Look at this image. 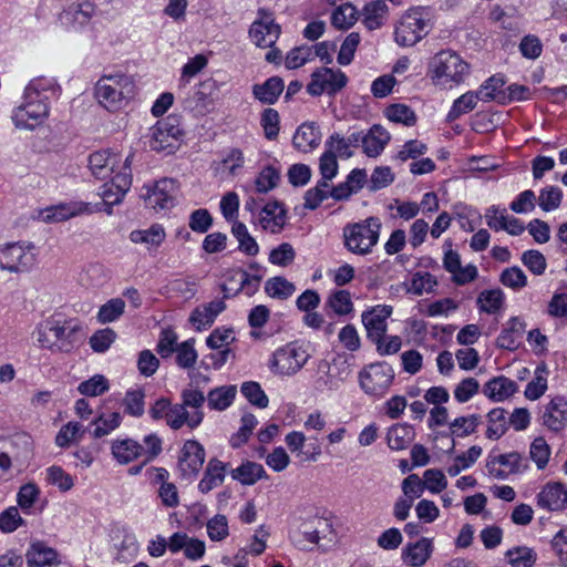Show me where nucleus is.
I'll return each mask as SVG.
<instances>
[{
	"mask_svg": "<svg viewBox=\"0 0 567 567\" xmlns=\"http://www.w3.org/2000/svg\"><path fill=\"white\" fill-rule=\"evenodd\" d=\"M41 81L33 80L24 90L23 102L13 110L12 122L19 130H34L49 116V106L41 93Z\"/></svg>",
	"mask_w": 567,
	"mask_h": 567,
	"instance_id": "f257e3e1",
	"label": "nucleus"
},
{
	"mask_svg": "<svg viewBox=\"0 0 567 567\" xmlns=\"http://www.w3.org/2000/svg\"><path fill=\"white\" fill-rule=\"evenodd\" d=\"M382 224L378 217H368L357 223H349L342 229L344 248L357 256H367L377 246Z\"/></svg>",
	"mask_w": 567,
	"mask_h": 567,
	"instance_id": "f03ea898",
	"label": "nucleus"
},
{
	"mask_svg": "<svg viewBox=\"0 0 567 567\" xmlns=\"http://www.w3.org/2000/svg\"><path fill=\"white\" fill-rule=\"evenodd\" d=\"M468 64L455 52L441 51L429 63V74L435 85L453 87L464 81Z\"/></svg>",
	"mask_w": 567,
	"mask_h": 567,
	"instance_id": "7ed1b4c3",
	"label": "nucleus"
},
{
	"mask_svg": "<svg viewBox=\"0 0 567 567\" xmlns=\"http://www.w3.org/2000/svg\"><path fill=\"white\" fill-rule=\"evenodd\" d=\"M133 94V81L124 74L104 75L95 84V97L109 111L120 110Z\"/></svg>",
	"mask_w": 567,
	"mask_h": 567,
	"instance_id": "20e7f679",
	"label": "nucleus"
},
{
	"mask_svg": "<svg viewBox=\"0 0 567 567\" xmlns=\"http://www.w3.org/2000/svg\"><path fill=\"white\" fill-rule=\"evenodd\" d=\"M430 31V19L421 9L408 10L399 20L394 40L401 47H412L420 42Z\"/></svg>",
	"mask_w": 567,
	"mask_h": 567,
	"instance_id": "39448f33",
	"label": "nucleus"
},
{
	"mask_svg": "<svg viewBox=\"0 0 567 567\" xmlns=\"http://www.w3.org/2000/svg\"><path fill=\"white\" fill-rule=\"evenodd\" d=\"M183 128L178 116L169 115L151 128L150 147L156 152H175L183 137Z\"/></svg>",
	"mask_w": 567,
	"mask_h": 567,
	"instance_id": "423d86ee",
	"label": "nucleus"
},
{
	"mask_svg": "<svg viewBox=\"0 0 567 567\" xmlns=\"http://www.w3.org/2000/svg\"><path fill=\"white\" fill-rule=\"evenodd\" d=\"M309 358L310 354L306 348L291 342L274 352L269 367L276 374L290 377L298 373Z\"/></svg>",
	"mask_w": 567,
	"mask_h": 567,
	"instance_id": "0eeeda50",
	"label": "nucleus"
},
{
	"mask_svg": "<svg viewBox=\"0 0 567 567\" xmlns=\"http://www.w3.org/2000/svg\"><path fill=\"white\" fill-rule=\"evenodd\" d=\"M65 323L55 319H49L41 323L37 330L39 346L52 351H70V337L76 328H69Z\"/></svg>",
	"mask_w": 567,
	"mask_h": 567,
	"instance_id": "6e6552de",
	"label": "nucleus"
},
{
	"mask_svg": "<svg viewBox=\"0 0 567 567\" xmlns=\"http://www.w3.org/2000/svg\"><path fill=\"white\" fill-rule=\"evenodd\" d=\"M32 243H11L0 247V269L11 272L27 271L35 262Z\"/></svg>",
	"mask_w": 567,
	"mask_h": 567,
	"instance_id": "1a4fd4ad",
	"label": "nucleus"
},
{
	"mask_svg": "<svg viewBox=\"0 0 567 567\" xmlns=\"http://www.w3.org/2000/svg\"><path fill=\"white\" fill-rule=\"evenodd\" d=\"M394 379L393 369L385 363H373L359 374L361 389L369 395L381 396L391 386Z\"/></svg>",
	"mask_w": 567,
	"mask_h": 567,
	"instance_id": "9d476101",
	"label": "nucleus"
},
{
	"mask_svg": "<svg viewBox=\"0 0 567 567\" xmlns=\"http://www.w3.org/2000/svg\"><path fill=\"white\" fill-rule=\"evenodd\" d=\"M279 35L280 27L275 22L272 13L260 9L249 30L251 41L259 48H272Z\"/></svg>",
	"mask_w": 567,
	"mask_h": 567,
	"instance_id": "9b49d317",
	"label": "nucleus"
},
{
	"mask_svg": "<svg viewBox=\"0 0 567 567\" xmlns=\"http://www.w3.org/2000/svg\"><path fill=\"white\" fill-rule=\"evenodd\" d=\"M347 84V76L340 70L329 68L320 69L312 73L311 81L307 85V91L313 96L322 93L334 94Z\"/></svg>",
	"mask_w": 567,
	"mask_h": 567,
	"instance_id": "f8f14e48",
	"label": "nucleus"
},
{
	"mask_svg": "<svg viewBox=\"0 0 567 567\" xmlns=\"http://www.w3.org/2000/svg\"><path fill=\"white\" fill-rule=\"evenodd\" d=\"M527 467V462L517 452L489 456L486 463L488 475L496 480H505L511 474L526 471Z\"/></svg>",
	"mask_w": 567,
	"mask_h": 567,
	"instance_id": "ddd939ff",
	"label": "nucleus"
},
{
	"mask_svg": "<svg viewBox=\"0 0 567 567\" xmlns=\"http://www.w3.org/2000/svg\"><path fill=\"white\" fill-rule=\"evenodd\" d=\"M177 183L171 178L161 179L155 184L153 189L148 190L144 196L148 207L155 210L167 209L174 206Z\"/></svg>",
	"mask_w": 567,
	"mask_h": 567,
	"instance_id": "4468645a",
	"label": "nucleus"
},
{
	"mask_svg": "<svg viewBox=\"0 0 567 567\" xmlns=\"http://www.w3.org/2000/svg\"><path fill=\"white\" fill-rule=\"evenodd\" d=\"M390 306H379L362 313V323L367 329L368 337L372 342L383 340L386 332V319L391 316Z\"/></svg>",
	"mask_w": 567,
	"mask_h": 567,
	"instance_id": "2eb2a0df",
	"label": "nucleus"
},
{
	"mask_svg": "<svg viewBox=\"0 0 567 567\" xmlns=\"http://www.w3.org/2000/svg\"><path fill=\"white\" fill-rule=\"evenodd\" d=\"M95 13V6L85 1L73 3L59 16V21L68 30H78L89 23Z\"/></svg>",
	"mask_w": 567,
	"mask_h": 567,
	"instance_id": "dca6fc26",
	"label": "nucleus"
},
{
	"mask_svg": "<svg viewBox=\"0 0 567 567\" xmlns=\"http://www.w3.org/2000/svg\"><path fill=\"white\" fill-rule=\"evenodd\" d=\"M205 461V450L196 441H187L178 461V467L183 476H195L200 471Z\"/></svg>",
	"mask_w": 567,
	"mask_h": 567,
	"instance_id": "f3484780",
	"label": "nucleus"
},
{
	"mask_svg": "<svg viewBox=\"0 0 567 567\" xmlns=\"http://www.w3.org/2000/svg\"><path fill=\"white\" fill-rule=\"evenodd\" d=\"M537 505L547 511H563L567 507V489L558 482L547 483L537 495Z\"/></svg>",
	"mask_w": 567,
	"mask_h": 567,
	"instance_id": "a211bd4d",
	"label": "nucleus"
},
{
	"mask_svg": "<svg viewBox=\"0 0 567 567\" xmlns=\"http://www.w3.org/2000/svg\"><path fill=\"white\" fill-rule=\"evenodd\" d=\"M111 181L104 183L100 196L105 205L113 206L121 203L122 198L130 189L132 184L131 174L127 172L116 173L110 177Z\"/></svg>",
	"mask_w": 567,
	"mask_h": 567,
	"instance_id": "6ab92c4d",
	"label": "nucleus"
},
{
	"mask_svg": "<svg viewBox=\"0 0 567 567\" xmlns=\"http://www.w3.org/2000/svg\"><path fill=\"white\" fill-rule=\"evenodd\" d=\"M90 212L89 203L71 202L47 208L42 212L41 218L44 223H61Z\"/></svg>",
	"mask_w": 567,
	"mask_h": 567,
	"instance_id": "aec40b11",
	"label": "nucleus"
},
{
	"mask_svg": "<svg viewBox=\"0 0 567 567\" xmlns=\"http://www.w3.org/2000/svg\"><path fill=\"white\" fill-rule=\"evenodd\" d=\"M286 209L276 200L267 203L259 214L261 228L271 234H279L286 225Z\"/></svg>",
	"mask_w": 567,
	"mask_h": 567,
	"instance_id": "412c9836",
	"label": "nucleus"
},
{
	"mask_svg": "<svg viewBox=\"0 0 567 567\" xmlns=\"http://www.w3.org/2000/svg\"><path fill=\"white\" fill-rule=\"evenodd\" d=\"M120 158L109 151H100L90 155L89 167L96 179L105 181L113 176Z\"/></svg>",
	"mask_w": 567,
	"mask_h": 567,
	"instance_id": "4be33fe9",
	"label": "nucleus"
},
{
	"mask_svg": "<svg viewBox=\"0 0 567 567\" xmlns=\"http://www.w3.org/2000/svg\"><path fill=\"white\" fill-rule=\"evenodd\" d=\"M434 546L433 540L422 537L403 549V559L411 567H422L431 557Z\"/></svg>",
	"mask_w": 567,
	"mask_h": 567,
	"instance_id": "5701e85b",
	"label": "nucleus"
},
{
	"mask_svg": "<svg viewBox=\"0 0 567 567\" xmlns=\"http://www.w3.org/2000/svg\"><path fill=\"white\" fill-rule=\"evenodd\" d=\"M567 422V401L557 396L553 399L545 408L543 413V424L551 431L561 430Z\"/></svg>",
	"mask_w": 567,
	"mask_h": 567,
	"instance_id": "b1692460",
	"label": "nucleus"
},
{
	"mask_svg": "<svg viewBox=\"0 0 567 567\" xmlns=\"http://www.w3.org/2000/svg\"><path fill=\"white\" fill-rule=\"evenodd\" d=\"M203 412H189L179 403L171 405L166 423L173 430H179L185 424L195 429L203 422Z\"/></svg>",
	"mask_w": 567,
	"mask_h": 567,
	"instance_id": "393cba45",
	"label": "nucleus"
},
{
	"mask_svg": "<svg viewBox=\"0 0 567 567\" xmlns=\"http://www.w3.org/2000/svg\"><path fill=\"white\" fill-rule=\"evenodd\" d=\"M517 390L518 385L515 381L501 375L489 380L484 385L483 393L488 399L501 402L512 396Z\"/></svg>",
	"mask_w": 567,
	"mask_h": 567,
	"instance_id": "a878e982",
	"label": "nucleus"
},
{
	"mask_svg": "<svg viewBox=\"0 0 567 567\" xmlns=\"http://www.w3.org/2000/svg\"><path fill=\"white\" fill-rule=\"evenodd\" d=\"M32 439L28 434L14 435L6 450V453L13 460L16 465H24L32 456Z\"/></svg>",
	"mask_w": 567,
	"mask_h": 567,
	"instance_id": "bb28decb",
	"label": "nucleus"
},
{
	"mask_svg": "<svg viewBox=\"0 0 567 567\" xmlns=\"http://www.w3.org/2000/svg\"><path fill=\"white\" fill-rule=\"evenodd\" d=\"M390 134L380 125H373L365 134L363 152L369 157L379 156L390 141Z\"/></svg>",
	"mask_w": 567,
	"mask_h": 567,
	"instance_id": "cd10ccee",
	"label": "nucleus"
},
{
	"mask_svg": "<svg viewBox=\"0 0 567 567\" xmlns=\"http://www.w3.org/2000/svg\"><path fill=\"white\" fill-rule=\"evenodd\" d=\"M361 14L364 27L373 31L383 25L388 16V6L383 0H374L363 7Z\"/></svg>",
	"mask_w": 567,
	"mask_h": 567,
	"instance_id": "c85d7f7f",
	"label": "nucleus"
},
{
	"mask_svg": "<svg viewBox=\"0 0 567 567\" xmlns=\"http://www.w3.org/2000/svg\"><path fill=\"white\" fill-rule=\"evenodd\" d=\"M111 450L120 464H128L142 455L144 447L134 440L124 439L114 441Z\"/></svg>",
	"mask_w": 567,
	"mask_h": 567,
	"instance_id": "c756f323",
	"label": "nucleus"
},
{
	"mask_svg": "<svg viewBox=\"0 0 567 567\" xmlns=\"http://www.w3.org/2000/svg\"><path fill=\"white\" fill-rule=\"evenodd\" d=\"M226 465L217 460L213 458L208 462L205 475L198 484V489L202 493H208L212 489L223 484L225 480Z\"/></svg>",
	"mask_w": 567,
	"mask_h": 567,
	"instance_id": "7c9ffc66",
	"label": "nucleus"
},
{
	"mask_svg": "<svg viewBox=\"0 0 567 567\" xmlns=\"http://www.w3.org/2000/svg\"><path fill=\"white\" fill-rule=\"evenodd\" d=\"M321 134L313 124L305 123L298 127L293 135L292 143L301 152H308L320 143Z\"/></svg>",
	"mask_w": 567,
	"mask_h": 567,
	"instance_id": "2f4dec72",
	"label": "nucleus"
},
{
	"mask_svg": "<svg viewBox=\"0 0 567 567\" xmlns=\"http://www.w3.org/2000/svg\"><path fill=\"white\" fill-rule=\"evenodd\" d=\"M524 330L525 323L518 317L511 318L507 322V327L497 338V346L502 349L515 350Z\"/></svg>",
	"mask_w": 567,
	"mask_h": 567,
	"instance_id": "473e14b6",
	"label": "nucleus"
},
{
	"mask_svg": "<svg viewBox=\"0 0 567 567\" xmlns=\"http://www.w3.org/2000/svg\"><path fill=\"white\" fill-rule=\"evenodd\" d=\"M282 91L284 82L278 76H272L265 83L252 86L254 96L265 104H274Z\"/></svg>",
	"mask_w": 567,
	"mask_h": 567,
	"instance_id": "72a5a7b5",
	"label": "nucleus"
},
{
	"mask_svg": "<svg viewBox=\"0 0 567 567\" xmlns=\"http://www.w3.org/2000/svg\"><path fill=\"white\" fill-rule=\"evenodd\" d=\"M231 477L243 485H252L257 481L267 477L262 465L256 462L247 461L230 472Z\"/></svg>",
	"mask_w": 567,
	"mask_h": 567,
	"instance_id": "f704fd0d",
	"label": "nucleus"
},
{
	"mask_svg": "<svg viewBox=\"0 0 567 567\" xmlns=\"http://www.w3.org/2000/svg\"><path fill=\"white\" fill-rule=\"evenodd\" d=\"M237 393L235 385H224L210 390L207 394L208 406L212 410L224 411L231 405Z\"/></svg>",
	"mask_w": 567,
	"mask_h": 567,
	"instance_id": "c9c22d12",
	"label": "nucleus"
},
{
	"mask_svg": "<svg viewBox=\"0 0 567 567\" xmlns=\"http://www.w3.org/2000/svg\"><path fill=\"white\" fill-rule=\"evenodd\" d=\"M56 560V553L43 544H33L27 553L29 567H48Z\"/></svg>",
	"mask_w": 567,
	"mask_h": 567,
	"instance_id": "e433bc0d",
	"label": "nucleus"
},
{
	"mask_svg": "<svg viewBox=\"0 0 567 567\" xmlns=\"http://www.w3.org/2000/svg\"><path fill=\"white\" fill-rule=\"evenodd\" d=\"M165 237V230L158 224L151 226L148 229L133 230L130 234L131 241L134 244H145L150 247H158Z\"/></svg>",
	"mask_w": 567,
	"mask_h": 567,
	"instance_id": "4c0bfd02",
	"label": "nucleus"
},
{
	"mask_svg": "<svg viewBox=\"0 0 567 567\" xmlns=\"http://www.w3.org/2000/svg\"><path fill=\"white\" fill-rule=\"evenodd\" d=\"M231 233L238 240V248L240 251L248 256H256L258 254L259 246L255 238L249 234L244 223L235 220L231 226Z\"/></svg>",
	"mask_w": 567,
	"mask_h": 567,
	"instance_id": "58836bf2",
	"label": "nucleus"
},
{
	"mask_svg": "<svg viewBox=\"0 0 567 567\" xmlns=\"http://www.w3.org/2000/svg\"><path fill=\"white\" fill-rule=\"evenodd\" d=\"M414 436L413 429L408 424H396L388 432V444L390 449L401 451L406 449Z\"/></svg>",
	"mask_w": 567,
	"mask_h": 567,
	"instance_id": "ea45409f",
	"label": "nucleus"
},
{
	"mask_svg": "<svg viewBox=\"0 0 567 567\" xmlns=\"http://www.w3.org/2000/svg\"><path fill=\"white\" fill-rule=\"evenodd\" d=\"M505 84V80L499 75H493L481 85L478 90L480 100L489 102L497 100L501 103H505L506 95L502 91Z\"/></svg>",
	"mask_w": 567,
	"mask_h": 567,
	"instance_id": "a19ab883",
	"label": "nucleus"
},
{
	"mask_svg": "<svg viewBox=\"0 0 567 567\" xmlns=\"http://www.w3.org/2000/svg\"><path fill=\"white\" fill-rule=\"evenodd\" d=\"M358 20V11L351 3L339 6L331 16V24L339 30L351 28Z\"/></svg>",
	"mask_w": 567,
	"mask_h": 567,
	"instance_id": "79ce46f5",
	"label": "nucleus"
},
{
	"mask_svg": "<svg viewBox=\"0 0 567 567\" xmlns=\"http://www.w3.org/2000/svg\"><path fill=\"white\" fill-rule=\"evenodd\" d=\"M295 285L284 277H274L266 281L265 291L271 298L287 299L293 295Z\"/></svg>",
	"mask_w": 567,
	"mask_h": 567,
	"instance_id": "37998d69",
	"label": "nucleus"
},
{
	"mask_svg": "<svg viewBox=\"0 0 567 567\" xmlns=\"http://www.w3.org/2000/svg\"><path fill=\"white\" fill-rule=\"evenodd\" d=\"M125 310V301L121 298H113L100 307L97 321L102 324L113 322L118 319Z\"/></svg>",
	"mask_w": 567,
	"mask_h": 567,
	"instance_id": "c03bdc74",
	"label": "nucleus"
},
{
	"mask_svg": "<svg viewBox=\"0 0 567 567\" xmlns=\"http://www.w3.org/2000/svg\"><path fill=\"white\" fill-rule=\"evenodd\" d=\"M529 457L538 470H544L550 457V446L543 436L534 439L529 447Z\"/></svg>",
	"mask_w": 567,
	"mask_h": 567,
	"instance_id": "a18cd8bd",
	"label": "nucleus"
},
{
	"mask_svg": "<svg viewBox=\"0 0 567 567\" xmlns=\"http://www.w3.org/2000/svg\"><path fill=\"white\" fill-rule=\"evenodd\" d=\"M547 368L545 365L537 367L533 380L527 384L525 396L528 400L539 399L547 390Z\"/></svg>",
	"mask_w": 567,
	"mask_h": 567,
	"instance_id": "49530a36",
	"label": "nucleus"
},
{
	"mask_svg": "<svg viewBox=\"0 0 567 567\" xmlns=\"http://www.w3.org/2000/svg\"><path fill=\"white\" fill-rule=\"evenodd\" d=\"M386 117L394 123L412 126L416 123L414 111L405 104H392L385 109Z\"/></svg>",
	"mask_w": 567,
	"mask_h": 567,
	"instance_id": "de8ad7c7",
	"label": "nucleus"
},
{
	"mask_svg": "<svg viewBox=\"0 0 567 567\" xmlns=\"http://www.w3.org/2000/svg\"><path fill=\"white\" fill-rule=\"evenodd\" d=\"M503 301L504 296L499 289L482 291L477 298L480 309L487 313L497 312L502 308Z\"/></svg>",
	"mask_w": 567,
	"mask_h": 567,
	"instance_id": "09e8293b",
	"label": "nucleus"
},
{
	"mask_svg": "<svg viewBox=\"0 0 567 567\" xmlns=\"http://www.w3.org/2000/svg\"><path fill=\"white\" fill-rule=\"evenodd\" d=\"M506 557L513 567H533L536 561L534 550L525 546L507 550Z\"/></svg>",
	"mask_w": 567,
	"mask_h": 567,
	"instance_id": "8fccbe9b",
	"label": "nucleus"
},
{
	"mask_svg": "<svg viewBox=\"0 0 567 567\" xmlns=\"http://www.w3.org/2000/svg\"><path fill=\"white\" fill-rule=\"evenodd\" d=\"M122 416L118 412H112L109 415H100L94 424L96 425L93 431L95 439H101L109 435L112 431L117 429L121 424Z\"/></svg>",
	"mask_w": 567,
	"mask_h": 567,
	"instance_id": "3c124183",
	"label": "nucleus"
},
{
	"mask_svg": "<svg viewBox=\"0 0 567 567\" xmlns=\"http://www.w3.org/2000/svg\"><path fill=\"white\" fill-rule=\"evenodd\" d=\"M480 100L477 92H467L454 101L451 111L447 114V118L453 121L461 114L472 111L476 106V101Z\"/></svg>",
	"mask_w": 567,
	"mask_h": 567,
	"instance_id": "603ef678",
	"label": "nucleus"
},
{
	"mask_svg": "<svg viewBox=\"0 0 567 567\" xmlns=\"http://www.w3.org/2000/svg\"><path fill=\"white\" fill-rule=\"evenodd\" d=\"M436 285V279L430 272H416L412 277L408 291L421 296L424 292H432Z\"/></svg>",
	"mask_w": 567,
	"mask_h": 567,
	"instance_id": "864d4df0",
	"label": "nucleus"
},
{
	"mask_svg": "<svg viewBox=\"0 0 567 567\" xmlns=\"http://www.w3.org/2000/svg\"><path fill=\"white\" fill-rule=\"evenodd\" d=\"M195 340L189 339L176 346V362L183 369L192 368L197 360V352L194 348Z\"/></svg>",
	"mask_w": 567,
	"mask_h": 567,
	"instance_id": "5fc2aeb1",
	"label": "nucleus"
},
{
	"mask_svg": "<svg viewBox=\"0 0 567 567\" xmlns=\"http://www.w3.org/2000/svg\"><path fill=\"white\" fill-rule=\"evenodd\" d=\"M329 307L339 316H346L352 312L353 303L348 290H338L328 299Z\"/></svg>",
	"mask_w": 567,
	"mask_h": 567,
	"instance_id": "6e6d98bb",
	"label": "nucleus"
},
{
	"mask_svg": "<svg viewBox=\"0 0 567 567\" xmlns=\"http://www.w3.org/2000/svg\"><path fill=\"white\" fill-rule=\"evenodd\" d=\"M47 481L49 484L56 486L61 492L70 491L73 485V478L60 466H50L47 470Z\"/></svg>",
	"mask_w": 567,
	"mask_h": 567,
	"instance_id": "4d7b16f0",
	"label": "nucleus"
},
{
	"mask_svg": "<svg viewBox=\"0 0 567 567\" xmlns=\"http://www.w3.org/2000/svg\"><path fill=\"white\" fill-rule=\"evenodd\" d=\"M323 527H329L327 520L315 517L300 526L299 534L303 537V540L315 545L319 543Z\"/></svg>",
	"mask_w": 567,
	"mask_h": 567,
	"instance_id": "13d9d810",
	"label": "nucleus"
},
{
	"mask_svg": "<svg viewBox=\"0 0 567 567\" xmlns=\"http://www.w3.org/2000/svg\"><path fill=\"white\" fill-rule=\"evenodd\" d=\"M563 199V192L555 186L545 187L538 196V205L545 212L557 209Z\"/></svg>",
	"mask_w": 567,
	"mask_h": 567,
	"instance_id": "bf43d9fd",
	"label": "nucleus"
},
{
	"mask_svg": "<svg viewBox=\"0 0 567 567\" xmlns=\"http://www.w3.org/2000/svg\"><path fill=\"white\" fill-rule=\"evenodd\" d=\"M279 122V113L276 110L266 109L261 113L260 124L267 140L274 141L277 138L280 130Z\"/></svg>",
	"mask_w": 567,
	"mask_h": 567,
	"instance_id": "052dcab7",
	"label": "nucleus"
},
{
	"mask_svg": "<svg viewBox=\"0 0 567 567\" xmlns=\"http://www.w3.org/2000/svg\"><path fill=\"white\" fill-rule=\"evenodd\" d=\"M480 424L478 415H470V416H461L455 419L451 424L452 435L456 436H466L476 431V427Z\"/></svg>",
	"mask_w": 567,
	"mask_h": 567,
	"instance_id": "680f3d73",
	"label": "nucleus"
},
{
	"mask_svg": "<svg viewBox=\"0 0 567 567\" xmlns=\"http://www.w3.org/2000/svg\"><path fill=\"white\" fill-rule=\"evenodd\" d=\"M109 389L107 380L101 375L96 374L92 377L90 380L81 382L78 390L81 394L89 396H97L103 394Z\"/></svg>",
	"mask_w": 567,
	"mask_h": 567,
	"instance_id": "e2e57ef3",
	"label": "nucleus"
},
{
	"mask_svg": "<svg viewBox=\"0 0 567 567\" xmlns=\"http://www.w3.org/2000/svg\"><path fill=\"white\" fill-rule=\"evenodd\" d=\"M279 179V173L272 166L265 167L255 181L258 193H267L276 187Z\"/></svg>",
	"mask_w": 567,
	"mask_h": 567,
	"instance_id": "0e129e2a",
	"label": "nucleus"
},
{
	"mask_svg": "<svg viewBox=\"0 0 567 567\" xmlns=\"http://www.w3.org/2000/svg\"><path fill=\"white\" fill-rule=\"evenodd\" d=\"M499 280L504 286L514 290L522 289L527 285V278L524 271L518 267H511L505 269L501 274Z\"/></svg>",
	"mask_w": 567,
	"mask_h": 567,
	"instance_id": "69168bd1",
	"label": "nucleus"
},
{
	"mask_svg": "<svg viewBox=\"0 0 567 567\" xmlns=\"http://www.w3.org/2000/svg\"><path fill=\"white\" fill-rule=\"evenodd\" d=\"M24 524L18 507L11 506L0 514V529L3 533H12Z\"/></svg>",
	"mask_w": 567,
	"mask_h": 567,
	"instance_id": "338daca9",
	"label": "nucleus"
},
{
	"mask_svg": "<svg viewBox=\"0 0 567 567\" xmlns=\"http://www.w3.org/2000/svg\"><path fill=\"white\" fill-rule=\"evenodd\" d=\"M422 482L424 487L434 494L442 492L447 486V481L443 472L434 468L424 472Z\"/></svg>",
	"mask_w": 567,
	"mask_h": 567,
	"instance_id": "774afa93",
	"label": "nucleus"
}]
</instances>
